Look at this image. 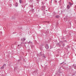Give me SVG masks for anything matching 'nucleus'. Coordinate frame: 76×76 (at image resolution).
<instances>
[{"mask_svg":"<svg viewBox=\"0 0 76 76\" xmlns=\"http://www.w3.org/2000/svg\"><path fill=\"white\" fill-rule=\"evenodd\" d=\"M25 40H26V39L25 38H22L21 39V41H22V42H24V41H25Z\"/></svg>","mask_w":76,"mask_h":76,"instance_id":"obj_1","label":"nucleus"},{"mask_svg":"<svg viewBox=\"0 0 76 76\" xmlns=\"http://www.w3.org/2000/svg\"><path fill=\"white\" fill-rule=\"evenodd\" d=\"M45 48L46 49H48L49 48V46H48V45L46 44V46H45Z\"/></svg>","mask_w":76,"mask_h":76,"instance_id":"obj_2","label":"nucleus"},{"mask_svg":"<svg viewBox=\"0 0 76 76\" xmlns=\"http://www.w3.org/2000/svg\"><path fill=\"white\" fill-rule=\"evenodd\" d=\"M39 55L40 56H42L43 55H44L43 54H42V52H41L39 53Z\"/></svg>","mask_w":76,"mask_h":76,"instance_id":"obj_3","label":"nucleus"},{"mask_svg":"<svg viewBox=\"0 0 76 76\" xmlns=\"http://www.w3.org/2000/svg\"><path fill=\"white\" fill-rule=\"evenodd\" d=\"M56 18H57L58 19L60 18V16L59 15H57L56 16Z\"/></svg>","mask_w":76,"mask_h":76,"instance_id":"obj_4","label":"nucleus"},{"mask_svg":"<svg viewBox=\"0 0 76 76\" xmlns=\"http://www.w3.org/2000/svg\"><path fill=\"white\" fill-rule=\"evenodd\" d=\"M66 7H67V9H70V6L69 5H67Z\"/></svg>","mask_w":76,"mask_h":76,"instance_id":"obj_5","label":"nucleus"},{"mask_svg":"<svg viewBox=\"0 0 76 76\" xmlns=\"http://www.w3.org/2000/svg\"><path fill=\"white\" fill-rule=\"evenodd\" d=\"M17 69H18V68L17 67H15L14 68L15 71H16V70H17Z\"/></svg>","mask_w":76,"mask_h":76,"instance_id":"obj_6","label":"nucleus"},{"mask_svg":"<svg viewBox=\"0 0 76 76\" xmlns=\"http://www.w3.org/2000/svg\"><path fill=\"white\" fill-rule=\"evenodd\" d=\"M4 66H2L1 67V69H4Z\"/></svg>","mask_w":76,"mask_h":76,"instance_id":"obj_7","label":"nucleus"},{"mask_svg":"<svg viewBox=\"0 0 76 76\" xmlns=\"http://www.w3.org/2000/svg\"><path fill=\"white\" fill-rule=\"evenodd\" d=\"M28 44H31L32 42L31 41H29V42H28Z\"/></svg>","mask_w":76,"mask_h":76,"instance_id":"obj_8","label":"nucleus"},{"mask_svg":"<svg viewBox=\"0 0 76 76\" xmlns=\"http://www.w3.org/2000/svg\"><path fill=\"white\" fill-rule=\"evenodd\" d=\"M15 6H16V7H17V6H18L17 3H16V4H15Z\"/></svg>","mask_w":76,"mask_h":76,"instance_id":"obj_9","label":"nucleus"},{"mask_svg":"<svg viewBox=\"0 0 76 76\" xmlns=\"http://www.w3.org/2000/svg\"><path fill=\"white\" fill-rule=\"evenodd\" d=\"M57 45H59V46H60V44L58 43Z\"/></svg>","mask_w":76,"mask_h":76,"instance_id":"obj_10","label":"nucleus"},{"mask_svg":"<svg viewBox=\"0 0 76 76\" xmlns=\"http://www.w3.org/2000/svg\"><path fill=\"white\" fill-rule=\"evenodd\" d=\"M74 69H76V66H74Z\"/></svg>","mask_w":76,"mask_h":76,"instance_id":"obj_11","label":"nucleus"},{"mask_svg":"<svg viewBox=\"0 0 76 76\" xmlns=\"http://www.w3.org/2000/svg\"><path fill=\"white\" fill-rule=\"evenodd\" d=\"M69 4L72 6V3H70V2H69Z\"/></svg>","mask_w":76,"mask_h":76,"instance_id":"obj_12","label":"nucleus"},{"mask_svg":"<svg viewBox=\"0 0 76 76\" xmlns=\"http://www.w3.org/2000/svg\"><path fill=\"white\" fill-rule=\"evenodd\" d=\"M42 8H45V6H42Z\"/></svg>","mask_w":76,"mask_h":76,"instance_id":"obj_13","label":"nucleus"},{"mask_svg":"<svg viewBox=\"0 0 76 76\" xmlns=\"http://www.w3.org/2000/svg\"><path fill=\"white\" fill-rule=\"evenodd\" d=\"M6 66V64H4L3 65V66Z\"/></svg>","mask_w":76,"mask_h":76,"instance_id":"obj_14","label":"nucleus"},{"mask_svg":"<svg viewBox=\"0 0 76 76\" xmlns=\"http://www.w3.org/2000/svg\"><path fill=\"white\" fill-rule=\"evenodd\" d=\"M19 2L20 3H21V0H19Z\"/></svg>","mask_w":76,"mask_h":76,"instance_id":"obj_15","label":"nucleus"},{"mask_svg":"<svg viewBox=\"0 0 76 76\" xmlns=\"http://www.w3.org/2000/svg\"><path fill=\"white\" fill-rule=\"evenodd\" d=\"M42 4H44V3L42 2Z\"/></svg>","mask_w":76,"mask_h":76,"instance_id":"obj_16","label":"nucleus"},{"mask_svg":"<svg viewBox=\"0 0 76 76\" xmlns=\"http://www.w3.org/2000/svg\"><path fill=\"white\" fill-rule=\"evenodd\" d=\"M64 63V62H63L62 63H61V64H63Z\"/></svg>","mask_w":76,"mask_h":76,"instance_id":"obj_17","label":"nucleus"},{"mask_svg":"<svg viewBox=\"0 0 76 76\" xmlns=\"http://www.w3.org/2000/svg\"><path fill=\"white\" fill-rule=\"evenodd\" d=\"M22 43H23H23H21V44H22Z\"/></svg>","mask_w":76,"mask_h":76,"instance_id":"obj_18","label":"nucleus"},{"mask_svg":"<svg viewBox=\"0 0 76 76\" xmlns=\"http://www.w3.org/2000/svg\"><path fill=\"white\" fill-rule=\"evenodd\" d=\"M1 47V45H0V47Z\"/></svg>","mask_w":76,"mask_h":76,"instance_id":"obj_19","label":"nucleus"},{"mask_svg":"<svg viewBox=\"0 0 76 76\" xmlns=\"http://www.w3.org/2000/svg\"><path fill=\"white\" fill-rule=\"evenodd\" d=\"M55 2H57V1H56Z\"/></svg>","mask_w":76,"mask_h":76,"instance_id":"obj_20","label":"nucleus"},{"mask_svg":"<svg viewBox=\"0 0 76 76\" xmlns=\"http://www.w3.org/2000/svg\"><path fill=\"white\" fill-rule=\"evenodd\" d=\"M51 1H53V0H51Z\"/></svg>","mask_w":76,"mask_h":76,"instance_id":"obj_21","label":"nucleus"},{"mask_svg":"<svg viewBox=\"0 0 76 76\" xmlns=\"http://www.w3.org/2000/svg\"><path fill=\"white\" fill-rule=\"evenodd\" d=\"M46 11H47V10H46Z\"/></svg>","mask_w":76,"mask_h":76,"instance_id":"obj_22","label":"nucleus"},{"mask_svg":"<svg viewBox=\"0 0 76 76\" xmlns=\"http://www.w3.org/2000/svg\"><path fill=\"white\" fill-rule=\"evenodd\" d=\"M46 11H47V10H46Z\"/></svg>","mask_w":76,"mask_h":76,"instance_id":"obj_23","label":"nucleus"},{"mask_svg":"<svg viewBox=\"0 0 76 76\" xmlns=\"http://www.w3.org/2000/svg\"><path fill=\"white\" fill-rule=\"evenodd\" d=\"M46 11H47V10H46Z\"/></svg>","mask_w":76,"mask_h":76,"instance_id":"obj_24","label":"nucleus"},{"mask_svg":"<svg viewBox=\"0 0 76 76\" xmlns=\"http://www.w3.org/2000/svg\"><path fill=\"white\" fill-rule=\"evenodd\" d=\"M59 73H60V72H59Z\"/></svg>","mask_w":76,"mask_h":76,"instance_id":"obj_25","label":"nucleus"}]
</instances>
